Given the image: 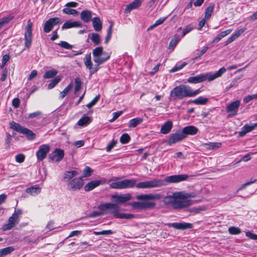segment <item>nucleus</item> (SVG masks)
Here are the masks:
<instances>
[{"instance_id":"nucleus-1","label":"nucleus","mask_w":257,"mask_h":257,"mask_svg":"<svg viewBox=\"0 0 257 257\" xmlns=\"http://www.w3.org/2000/svg\"><path fill=\"white\" fill-rule=\"evenodd\" d=\"M136 198L142 201L134 202L131 203V206L134 209L140 210H148L155 208L156 203L151 201L152 200H159L160 195L159 194H141L137 196Z\"/></svg>"},{"instance_id":"nucleus-2","label":"nucleus","mask_w":257,"mask_h":257,"mask_svg":"<svg viewBox=\"0 0 257 257\" xmlns=\"http://www.w3.org/2000/svg\"><path fill=\"white\" fill-rule=\"evenodd\" d=\"M226 71V70L224 67H222L214 73L211 72L202 73L195 76L190 77L188 78L187 82L189 83L197 84L207 80L208 81H211L221 76Z\"/></svg>"},{"instance_id":"nucleus-3","label":"nucleus","mask_w":257,"mask_h":257,"mask_svg":"<svg viewBox=\"0 0 257 257\" xmlns=\"http://www.w3.org/2000/svg\"><path fill=\"white\" fill-rule=\"evenodd\" d=\"M98 208L101 211L109 210V212L116 218L131 219L135 217V215L132 214L119 213V206L115 204H112L111 203L100 204L98 205Z\"/></svg>"},{"instance_id":"nucleus-4","label":"nucleus","mask_w":257,"mask_h":257,"mask_svg":"<svg viewBox=\"0 0 257 257\" xmlns=\"http://www.w3.org/2000/svg\"><path fill=\"white\" fill-rule=\"evenodd\" d=\"M176 195H178L179 197L175 199L173 207L175 209H181L189 206L191 204L192 201L187 199V198L194 196L192 194L185 193L182 192H176Z\"/></svg>"},{"instance_id":"nucleus-5","label":"nucleus","mask_w":257,"mask_h":257,"mask_svg":"<svg viewBox=\"0 0 257 257\" xmlns=\"http://www.w3.org/2000/svg\"><path fill=\"white\" fill-rule=\"evenodd\" d=\"M189 86L181 85L174 87L170 92V97L173 100L182 99L189 97Z\"/></svg>"},{"instance_id":"nucleus-6","label":"nucleus","mask_w":257,"mask_h":257,"mask_svg":"<svg viewBox=\"0 0 257 257\" xmlns=\"http://www.w3.org/2000/svg\"><path fill=\"white\" fill-rule=\"evenodd\" d=\"M92 55L94 62L98 64H103L110 58V54L104 51L102 46L94 49L92 51Z\"/></svg>"},{"instance_id":"nucleus-7","label":"nucleus","mask_w":257,"mask_h":257,"mask_svg":"<svg viewBox=\"0 0 257 257\" xmlns=\"http://www.w3.org/2000/svg\"><path fill=\"white\" fill-rule=\"evenodd\" d=\"M10 128L19 133L25 135L28 140H33L36 138L35 134L32 131L13 121L10 123Z\"/></svg>"},{"instance_id":"nucleus-8","label":"nucleus","mask_w":257,"mask_h":257,"mask_svg":"<svg viewBox=\"0 0 257 257\" xmlns=\"http://www.w3.org/2000/svg\"><path fill=\"white\" fill-rule=\"evenodd\" d=\"M136 180L135 179H124L120 181L112 183L110 184L111 188L123 189L132 188L136 185Z\"/></svg>"},{"instance_id":"nucleus-9","label":"nucleus","mask_w":257,"mask_h":257,"mask_svg":"<svg viewBox=\"0 0 257 257\" xmlns=\"http://www.w3.org/2000/svg\"><path fill=\"white\" fill-rule=\"evenodd\" d=\"M164 185L165 181L161 179H155L151 181L138 183L136 186L137 188L146 189L159 187Z\"/></svg>"},{"instance_id":"nucleus-10","label":"nucleus","mask_w":257,"mask_h":257,"mask_svg":"<svg viewBox=\"0 0 257 257\" xmlns=\"http://www.w3.org/2000/svg\"><path fill=\"white\" fill-rule=\"evenodd\" d=\"M84 185V180L82 177L73 178L67 184V188L70 191L79 190Z\"/></svg>"},{"instance_id":"nucleus-11","label":"nucleus","mask_w":257,"mask_h":257,"mask_svg":"<svg viewBox=\"0 0 257 257\" xmlns=\"http://www.w3.org/2000/svg\"><path fill=\"white\" fill-rule=\"evenodd\" d=\"M32 23L29 20L25 28V46L29 48L31 47L32 41Z\"/></svg>"},{"instance_id":"nucleus-12","label":"nucleus","mask_w":257,"mask_h":257,"mask_svg":"<svg viewBox=\"0 0 257 257\" xmlns=\"http://www.w3.org/2000/svg\"><path fill=\"white\" fill-rule=\"evenodd\" d=\"M132 196L130 194H116L111 196V200L115 204H123L130 200Z\"/></svg>"},{"instance_id":"nucleus-13","label":"nucleus","mask_w":257,"mask_h":257,"mask_svg":"<svg viewBox=\"0 0 257 257\" xmlns=\"http://www.w3.org/2000/svg\"><path fill=\"white\" fill-rule=\"evenodd\" d=\"M64 156V152L60 149H56L52 153H51L48 157L49 162H52L55 160L57 162L61 161Z\"/></svg>"},{"instance_id":"nucleus-14","label":"nucleus","mask_w":257,"mask_h":257,"mask_svg":"<svg viewBox=\"0 0 257 257\" xmlns=\"http://www.w3.org/2000/svg\"><path fill=\"white\" fill-rule=\"evenodd\" d=\"M188 175L186 174H180L175 175L168 176L166 177L164 180H162L165 181V185L166 183H178L183 181L187 180L188 178Z\"/></svg>"},{"instance_id":"nucleus-15","label":"nucleus","mask_w":257,"mask_h":257,"mask_svg":"<svg viewBox=\"0 0 257 257\" xmlns=\"http://www.w3.org/2000/svg\"><path fill=\"white\" fill-rule=\"evenodd\" d=\"M184 139L185 135L182 131H178L175 133L172 134L170 135L167 143L168 145H171L173 144L179 142Z\"/></svg>"},{"instance_id":"nucleus-16","label":"nucleus","mask_w":257,"mask_h":257,"mask_svg":"<svg viewBox=\"0 0 257 257\" xmlns=\"http://www.w3.org/2000/svg\"><path fill=\"white\" fill-rule=\"evenodd\" d=\"M50 150V148L48 145L45 144L40 146L36 153L38 160L43 161L46 157Z\"/></svg>"},{"instance_id":"nucleus-17","label":"nucleus","mask_w":257,"mask_h":257,"mask_svg":"<svg viewBox=\"0 0 257 257\" xmlns=\"http://www.w3.org/2000/svg\"><path fill=\"white\" fill-rule=\"evenodd\" d=\"M61 20L59 18H53L47 21L44 26V31L45 33L50 32L54 26L57 25L60 22Z\"/></svg>"},{"instance_id":"nucleus-18","label":"nucleus","mask_w":257,"mask_h":257,"mask_svg":"<svg viewBox=\"0 0 257 257\" xmlns=\"http://www.w3.org/2000/svg\"><path fill=\"white\" fill-rule=\"evenodd\" d=\"M168 226L179 230H185L192 227V225L191 223L186 222L170 223L168 224Z\"/></svg>"},{"instance_id":"nucleus-19","label":"nucleus","mask_w":257,"mask_h":257,"mask_svg":"<svg viewBox=\"0 0 257 257\" xmlns=\"http://www.w3.org/2000/svg\"><path fill=\"white\" fill-rule=\"evenodd\" d=\"M104 182L105 181L102 180H95L91 181V182L86 184V185L84 186V190L85 191L87 192L91 191L95 188L99 186L100 184L104 183Z\"/></svg>"},{"instance_id":"nucleus-20","label":"nucleus","mask_w":257,"mask_h":257,"mask_svg":"<svg viewBox=\"0 0 257 257\" xmlns=\"http://www.w3.org/2000/svg\"><path fill=\"white\" fill-rule=\"evenodd\" d=\"M239 105L240 101L239 100L233 101L226 106V111L227 112H233L232 115H235L237 114Z\"/></svg>"},{"instance_id":"nucleus-21","label":"nucleus","mask_w":257,"mask_h":257,"mask_svg":"<svg viewBox=\"0 0 257 257\" xmlns=\"http://www.w3.org/2000/svg\"><path fill=\"white\" fill-rule=\"evenodd\" d=\"M198 132V129L193 125H188L184 127L182 132L185 135V138L187 135L193 136L196 135Z\"/></svg>"},{"instance_id":"nucleus-22","label":"nucleus","mask_w":257,"mask_h":257,"mask_svg":"<svg viewBox=\"0 0 257 257\" xmlns=\"http://www.w3.org/2000/svg\"><path fill=\"white\" fill-rule=\"evenodd\" d=\"M19 221V220L12 215L9 218L8 222L3 225V230L5 231L12 229Z\"/></svg>"},{"instance_id":"nucleus-23","label":"nucleus","mask_w":257,"mask_h":257,"mask_svg":"<svg viewBox=\"0 0 257 257\" xmlns=\"http://www.w3.org/2000/svg\"><path fill=\"white\" fill-rule=\"evenodd\" d=\"M142 3L141 0H135L131 4L127 5L124 10L125 13H130L133 10L139 8Z\"/></svg>"},{"instance_id":"nucleus-24","label":"nucleus","mask_w":257,"mask_h":257,"mask_svg":"<svg viewBox=\"0 0 257 257\" xmlns=\"http://www.w3.org/2000/svg\"><path fill=\"white\" fill-rule=\"evenodd\" d=\"M82 27V24L77 21H68L66 22L62 26V29L63 30L64 29H70L71 28L74 27H78L80 28Z\"/></svg>"},{"instance_id":"nucleus-25","label":"nucleus","mask_w":257,"mask_h":257,"mask_svg":"<svg viewBox=\"0 0 257 257\" xmlns=\"http://www.w3.org/2000/svg\"><path fill=\"white\" fill-rule=\"evenodd\" d=\"M78 175L77 171L73 170L71 171H65L64 173L63 179L65 181L69 182L73 178Z\"/></svg>"},{"instance_id":"nucleus-26","label":"nucleus","mask_w":257,"mask_h":257,"mask_svg":"<svg viewBox=\"0 0 257 257\" xmlns=\"http://www.w3.org/2000/svg\"><path fill=\"white\" fill-rule=\"evenodd\" d=\"M179 196L176 195V192L172 194L171 195H167L165 197L164 199V202L166 205H171L172 208L173 207V203H174L175 199L178 198Z\"/></svg>"},{"instance_id":"nucleus-27","label":"nucleus","mask_w":257,"mask_h":257,"mask_svg":"<svg viewBox=\"0 0 257 257\" xmlns=\"http://www.w3.org/2000/svg\"><path fill=\"white\" fill-rule=\"evenodd\" d=\"M173 127V123L171 121L168 120L165 122L162 126L161 133L163 134H167L170 132Z\"/></svg>"},{"instance_id":"nucleus-28","label":"nucleus","mask_w":257,"mask_h":257,"mask_svg":"<svg viewBox=\"0 0 257 257\" xmlns=\"http://www.w3.org/2000/svg\"><path fill=\"white\" fill-rule=\"evenodd\" d=\"M80 18L85 23H88L91 20L92 12L88 10H84L80 13Z\"/></svg>"},{"instance_id":"nucleus-29","label":"nucleus","mask_w":257,"mask_h":257,"mask_svg":"<svg viewBox=\"0 0 257 257\" xmlns=\"http://www.w3.org/2000/svg\"><path fill=\"white\" fill-rule=\"evenodd\" d=\"M232 31V29H228L223 32H221L217 35L212 40V43H217L220 41L222 38L226 37L227 35L229 34Z\"/></svg>"},{"instance_id":"nucleus-30","label":"nucleus","mask_w":257,"mask_h":257,"mask_svg":"<svg viewBox=\"0 0 257 257\" xmlns=\"http://www.w3.org/2000/svg\"><path fill=\"white\" fill-rule=\"evenodd\" d=\"M255 128L254 124L248 125L245 124L241 129V131L239 132V136L241 137H243L248 132H251Z\"/></svg>"},{"instance_id":"nucleus-31","label":"nucleus","mask_w":257,"mask_h":257,"mask_svg":"<svg viewBox=\"0 0 257 257\" xmlns=\"http://www.w3.org/2000/svg\"><path fill=\"white\" fill-rule=\"evenodd\" d=\"M88 38L90 39L94 45H98L101 41L100 36L95 33H92L88 35Z\"/></svg>"},{"instance_id":"nucleus-32","label":"nucleus","mask_w":257,"mask_h":257,"mask_svg":"<svg viewBox=\"0 0 257 257\" xmlns=\"http://www.w3.org/2000/svg\"><path fill=\"white\" fill-rule=\"evenodd\" d=\"M94 29L96 31H100L102 29V23L99 17H95L92 19Z\"/></svg>"},{"instance_id":"nucleus-33","label":"nucleus","mask_w":257,"mask_h":257,"mask_svg":"<svg viewBox=\"0 0 257 257\" xmlns=\"http://www.w3.org/2000/svg\"><path fill=\"white\" fill-rule=\"evenodd\" d=\"M143 121V119L141 117H136L131 119L129 121L128 127L130 128H134L138 125L141 124Z\"/></svg>"},{"instance_id":"nucleus-34","label":"nucleus","mask_w":257,"mask_h":257,"mask_svg":"<svg viewBox=\"0 0 257 257\" xmlns=\"http://www.w3.org/2000/svg\"><path fill=\"white\" fill-rule=\"evenodd\" d=\"M215 6L214 4H210L208 7H207L205 11L204 18L206 20H209L211 17L212 13L214 9Z\"/></svg>"},{"instance_id":"nucleus-35","label":"nucleus","mask_w":257,"mask_h":257,"mask_svg":"<svg viewBox=\"0 0 257 257\" xmlns=\"http://www.w3.org/2000/svg\"><path fill=\"white\" fill-rule=\"evenodd\" d=\"M208 101V98L200 96L193 100L189 101V102H192L197 105H204Z\"/></svg>"},{"instance_id":"nucleus-36","label":"nucleus","mask_w":257,"mask_h":257,"mask_svg":"<svg viewBox=\"0 0 257 257\" xmlns=\"http://www.w3.org/2000/svg\"><path fill=\"white\" fill-rule=\"evenodd\" d=\"M61 76H57L56 77L51 80L50 82L48 84V89H51L53 88L61 81Z\"/></svg>"},{"instance_id":"nucleus-37","label":"nucleus","mask_w":257,"mask_h":257,"mask_svg":"<svg viewBox=\"0 0 257 257\" xmlns=\"http://www.w3.org/2000/svg\"><path fill=\"white\" fill-rule=\"evenodd\" d=\"M90 117L87 116H84L78 120L77 124L80 126H85L90 123Z\"/></svg>"},{"instance_id":"nucleus-38","label":"nucleus","mask_w":257,"mask_h":257,"mask_svg":"<svg viewBox=\"0 0 257 257\" xmlns=\"http://www.w3.org/2000/svg\"><path fill=\"white\" fill-rule=\"evenodd\" d=\"M180 39L181 38L179 35L177 34L175 35L170 42L169 49L174 48L179 42Z\"/></svg>"},{"instance_id":"nucleus-39","label":"nucleus","mask_w":257,"mask_h":257,"mask_svg":"<svg viewBox=\"0 0 257 257\" xmlns=\"http://www.w3.org/2000/svg\"><path fill=\"white\" fill-rule=\"evenodd\" d=\"M40 191L41 189L38 185L32 186L31 187L27 188L26 190L27 193L31 195H34V194H37L39 193H40Z\"/></svg>"},{"instance_id":"nucleus-40","label":"nucleus","mask_w":257,"mask_h":257,"mask_svg":"<svg viewBox=\"0 0 257 257\" xmlns=\"http://www.w3.org/2000/svg\"><path fill=\"white\" fill-rule=\"evenodd\" d=\"M15 250L13 246H9L0 249V257L7 255Z\"/></svg>"},{"instance_id":"nucleus-41","label":"nucleus","mask_w":257,"mask_h":257,"mask_svg":"<svg viewBox=\"0 0 257 257\" xmlns=\"http://www.w3.org/2000/svg\"><path fill=\"white\" fill-rule=\"evenodd\" d=\"M84 64L86 67L89 70L91 68V66H92V62L91 61V57L90 53L86 55L84 59Z\"/></svg>"},{"instance_id":"nucleus-42","label":"nucleus","mask_w":257,"mask_h":257,"mask_svg":"<svg viewBox=\"0 0 257 257\" xmlns=\"http://www.w3.org/2000/svg\"><path fill=\"white\" fill-rule=\"evenodd\" d=\"M58 73V71L56 70L53 69L48 71H46L43 75L44 79H49L55 77Z\"/></svg>"},{"instance_id":"nucleus-43","label":"nucleus","mask_w":257,"mask_h":257,"mask_svg":"<svg viewBox=\"0 0 257 257\" xmlns=\"http://www.w3.org/2000/svg\"><path fill=\"white\" fill-rule=\"evenodd\" d=\"M72 88V84L70 83L60 93V98L63 99L64 97L67 95L70 90Z\"/></svg>"},{"instance_id":"nucleus-44","label":"nucleus","mask_w":257,"mask_h":257,"mask_svg":"<svg viewBox=\"0 0 257 257\" xmlns=\"http://www.w3.org/2000/svg\"><path fill=\"white\" fill-rule=\"evenodd\" d=\"M228 232L231 234L236 235V234H239V233H240L241 232V230L239 227H235V226H231V227H229Z\"/></svg>"},{"instance_id":"nucleus-45","label":"nucleus","mask_w":257,"mask_h":257,"mask_svg":"<svg viewBox=\"0 0 257 257\" xmlns=\"http://www.w3.org/2000/svg\"><path fill=\"white\" fill-rule=\"evenodd\" d=\"M221 143H209L208 144H206L205 145L207 146V148L209 150H214L217 148H219L221 146Z\"/></svg>"},{"instance_id":"nucleus-46","label":"nucleus","mask_w":257,"mask_h":257,"mask_svg":"<svg viewBox=\"0 0 257 257\" xmlns=\"http://www.w3.org/2000/svg\"><path fill=\"white\" fill-rule=\"evenodd\" d=\"M130 140L131 138L127 134H122L120 138V142L122 144L128 143Z\"/></svg>"},{"instance_id":"nucleus-47","label":"nucleus","mask_w":257,"mask_h":257,"mask_svg":"<svg viewBox=\"0 0 257 257\" xmlns=\"http://www.w3.org/2000/svg\"><path fill=\"white\" fill-rule=\"evenodd\" d=\"M14 18V16L10 15L7 17H4L0 20V28L5 24L8 23Z\"/></svg>"},{"instance_id":"nucleus-48","label":"nucleus","mask_w":257,"mask_h":257,"mask_svg":"<svg viewBox=\"0 0 257 257\" xmlns=\"http://www.w3.org/2000/svg\"><path fill=\"white\" fill-rule=\"evenodd\" d=\"M187 64V63L186 62H183L182 64L180 65H176L175 67L172 68L170 70V72L171 73H173L176 72L178 70L182 69L184 66H185Z\"/></svg>"},{"instance_id":"nucleus-49","label":"nucleus","mask_w":257,"mask_h":257,"mask_svg":"<svg viewBox=\"0 0 257 257\" xmlns=\"http://www.w3.org/2000/svg\"><path fill=\"white\" fill-rule=\"evenodd\" d=\"M81 81L79 78H76L75 79V93H77L79 91L81 87Z\"/></svg>"},{"instance_id":"nucleus-50","label":"nucleus","mask_w":257,"mask_h":257,"mask_svg":"<svg viewBox=\"0 0 257 257\" xmlns=\"http://www.w3.org/2000/svg\"><path fill=\"white\" fill-rule=\"evenodd\" d=\"M99 98H100V95H96L89 103H88L86 105V106L89 108H91L93 106H94L98 101V100H99Z\"/></svg>"},{"instance_id":"nucleus-51","label":"nucleus","mask_w":257,"mask_h":257,"mask_svg":"<svg viewBox=\"0 0 257 257\" xmlns=\"http://www.w3.org/2000/svg\"><path fill=\"white\" fill-rule=\"evenodd\" d=\"M93 172V170L89 167H86L83 170V177L90 176Z\"/></svg>"},{"instance_id":"nucleus-52","label":"nucleus","mask_w":257,"mask_h":257,"mask_svg":"<svg viewBox=\"0 0 257 257\" xmlns=\"http://www.w3.org/2000/svg\"><path fill=\"white\" fill-rule=\"evenodd\" d=\"M63 12L64 14L68 15H78V12L74 9H70L68 8H65L63 10Z\"/></svg>"},{"instance_id":"nucleus-53","label":"nucleus","mask_w":257,"mask_h":257,"mask_svg":"<svg viewBox=\"0 0 257 257\" xmlns=\"http://www.w3.org/2000/svg\"><path fill=\"white\" fill-rule=\"evenodd\" d=\"M257 99V93L256 94H253L251 95H249L246 96H245L243 98V102L245 103H248L250 100Z\"/></svg>"},{"instance_id":"nucleus-54","label":"nucleus","mask_w":257,"mask_h":257,"mask_svg":"<svg viewBox=\"0 0 257 257\" xmlns=\"http://www.w3.org/2000/svg\"><path fill=\"white\" fill-rule=\"evenodd\" d=\"M189 97H193L195 96L196 95H198L199 93H200L201 90L200 89H198L196 90L193 91L191 87L189 86Z\"/></svg>"},{"instance_id":"nucleus-55","label":"nucleus","mask_w":257,"mask_h":257,"mask_svg":"<svg viewBox=\"0 0 257 257\" xmlns=\"http://www.w3.org/2000/svg\"><path fill=\"white\" fill-rule=\"evenodd\" d=\"M113 232L111 230H103L101 231H94L93 234L96 235H110L112 234Z\"/></svg>"},{"instance_id":"nucleus-56","label":"nucleus","mask_w":257,"mask_h":257,"mask_svg":"<svg viewBox=\"0 0 257 257\" xmlns=\"http://www.w3.org/2000/svg\"><path fill=\"white\" fill-rule=\"evenodd\" d=\"M58 45L62 48L66 49H71L73 48V46L69 44L68 43L65 41H61Z\"/></svg>"},{"instance_id":"nucleus-57","label":"nucleus","mask_w":257,"mask_h":257,"mask_svg":"<svg viewBox=\"0 0 257 257\" xmlns=\"http://www.w3.org/2000/svg\"><path fill=\"white\" fill-rule=\"evenodd\" d=\"M123 113V111L122 110L117 111L116 112H113V117L110 119L109 121L110 122H113L114 120H115L119 116H120Z\"/></svg>"},{"instance_id":"nucleus-58","label":"nucleus","mask_w":257,"mask_h":257,"mask_svg":"<svg viewBox=\"0 0 257 257\" xmlns=\"http://www.w3.org/2000/svg\"><path fill=\"white\" fill-rule=\"evenodd\" d=\"M116 143L117 141L114 140L111 142L109 143L106 148V152H110L112 150V149L116 145Z\"/></svg>"},{"instance_id":"nucleus-59","label":"nucleus","mask_w":257,"mask_h":257,"mask_svg":"<svg viewBox=\"0 0 257 257\" xmlns=\"http://www.w3.org/2000/svg\"><path fill=\"white\" fill-rule=\"evenodd\" d=\"M209 47L208 46H205L203 49L197 53V56L195 59L200 58L208 50Z\"/></svg>"},{"instance_id":"nucleus-60","label":"nucleus","mask_w":257,"mask_h":257,"mask_svg":"<svg viewBox=\"0 0 257 257\" xmlns=\"http://www.w3.org/2000/svg\"><path fill=\"white\" fill-rule=\"evenodd\" d=\"M256 181H257V179H254L253 180H251L250 181H249V182H246L245 183L242 184L237 190V192L239 191H240V190H243V189L245 188V187H246V186L255 182Z\"/></svg>"},{"instance_id":"nucleus-61","label":"nucleus","mask_w":257,"mask_h":257,"mask_svg":"<svg viewBox=\"0 0 257 257\" xmlns=\"http://www.w3.org/2000/svg\"><path fill=\"white\" fill-rule=\"evenodd\" d=\"M25 156L22 154H19L16 156V161L20 163H23L25 160Z\"/></svg>"},{"instance_id":"nucleus-62","label":"nucleus","mask_w":257,"mask_h":257,"mask_svg":"<svg viewBox=\"0 0 257 257\" xmlns=\"http://www.w3.org/2000/svg\"><path fill=\"white\" fill-rule=\"evenodd\" d=\"M193 27L191 25H189L187 26L183 30L182 37H183L187 34H188L189 32L193 30Z\"/></svg>"},{"instance_id":"nucleus-63","label":"nucleus","mask_w":257,"mask_h":257,"mask_svg":"<svg viewBox=\"0 0 257 257\" xmlns=\"http://www.w3.org/2000/svg\"><path fill=\"white\" fill-rule=\"evenodd\" d=\"M9 59L10 56L8 54H5L3 56L1 68H3L6 65Z\"/></svg>"},{"instance_id":"nucleus-64","label":"nucleus","mask_w":257,"mask_h":257,"mask_svg":"<svg viewBox=\"0 0 257 257\" xmlns=\"http://www.w3.org/2000/svg\"><path fill=\"white\" fill-rule=\"evenodd\" d=\"M42 114V112L40 111H36L31 113H30L28 117L29 118H38Z\"/></svg>"}]
</instances>
